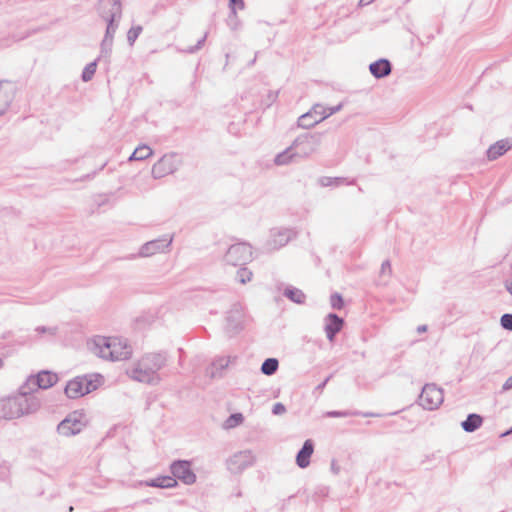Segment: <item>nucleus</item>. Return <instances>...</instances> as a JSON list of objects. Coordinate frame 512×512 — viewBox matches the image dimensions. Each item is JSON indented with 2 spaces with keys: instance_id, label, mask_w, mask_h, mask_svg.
Returning a JSON list of instances; mask_svg holds the SVG:
<instances>
[{
  "instance_id": "nucleus-44",
  "label": "nucleus",
  "mask_w": 512,
  "mask_h": 512,
  "mask_svg": "<svg viewBox=\"0 0 512 512\" xmlns=\"http://www.w3.org/2000/svg\"><path fill=\"white\" fill-rule=\"evenodd\" d=\"M347 412H340V411H330L327 413L328 417H345L347 416Z\"/></svg>"
},
{
  "instance_id": "nucleus-9",
  "label": "nucleus",
  "mask_w": 512,
  "mask_h": 512,
  "mask_svg": "<svg viewBox=\"0 0 512 512\" xmlns=\"http://www.w3.org/2000/svg\"><path fill=\"white\" fill-rule=\"evenodd\" d=\"M252 259V248L246 243L231 245L224 257L227 264L232 266H243Z\"/></svg>"
},
{
  "instance_id": "nucleus-25",
  "label": "nucleus",
  "mask_w": 512,
  "mask_h": 512,
  "mask_svg": "<svg viewBox=\"0 0 512 512\" xmlns=\"http://www.w3.org/2000/svg\"><path fill=\"white\" fill-rule=\"evenodd\" d=\"M149 487L172 488L177 485V480L170 476H160L146 482Z\"/></svg>"
},
{
  "instance_id": "nucleus-34",
  "label": "nucleus",
  "mask_w": 512,
  "mask_h": 512,
  "mask_svg": "<svg viewBox=\"0 0 512 512\" xmlns=\"http://www.w3.org/2000/svg\"><path fill=\"white\" fill-rule=\"evenodd\" d=\"M252 275L253 274L250 270H248L245 267H242L237 271L236 278L240 283L245 284L252 279Z\"/></svg>"
},
{
  "instance_id": "nucleus-10",
  "label": "nucleus",
  "mask_w": 512,
  "mask_h": 512,
  "mask_svg": "<svg viewBox=\"0 0 512 512\" xmlns=\"http://www.w3.org/2000/svg\"><path fill=\"white\" fill-rule=\"evenodd\" d=\"M443 391L435 384H426L419 396V405L426 410L437 409L443 402Z\"/></svg>"
},
{
  "instance_id": "nucleus-6",
  "label": "nucleus",
  "mask_w": 512,
  "mask_h": 512,
  "mask_svg": "<svg viewBox=\"0 0 512 512\" xmlns=\"http://www.w3.org/2000/svg\"><path fill=\"white\" fill-rule=\"evenodd\" d=\"M321 145V135L318 133H305L299 135L293 142L298 160L307 159L317 153Z\"/></svg>"
},
{
  "instance_id": "nucleus-42",
  "label": "nucleus",
  "mask_w": 512,
  "mask_h": 512,
  "mask_svg": "<svg viewBox=\"0 0 512 512\" xmlns=\"http://www.w3.org/2000/svg\"><path fill=\"white\" fill-rule=\"evenodd\" d=\"M339 183H340V179L339 178H335V179L323 178V179H321V185L322 186H329V185H332V184H339Z\"/></svg>"
},
{
  "instance_id": "nucleus-13",
  "label": "nucleus",
  "mask_w": 512,
  "mask_h": 512,
  "mask_svg": "<svg viewBox=\"0 0 512 512\" xmlns=\"http://www.w3.org/2000/svg\"><path fill=\"white\" fill-rule=\"evenodd\" d=\"M296 236V232L289 228H275L270 231V237L266 242L269 251L280 249Z\"/></svg>"
},
{
  "instance_id": "nucleus-26",
  "label": "nucleus",
  "mask_w": 512,
  "mask_h": 512,
  "mask_svg": "<svg viewBox=\"0 0 512 512\" xmlns=\"http://www.w3.org/2000/svg\"><path fill=\"white\" fill-rule=\"evenodd\" d=\"M36 378L40 389H47L57 382V375L48 371L39 372Z\"/></svg>"
},
{
  "instance_id": "nucleus-56",
  "label": "nucleus",
  "mask_w": 512,
  "mask_h": 512,
  "mask_svg": "<svg viewBox=\"0 0 512 512\" xmlns=\"http://www.w3.org/2000/svg\"><path fill=\"white\" fill-rule=\"evenodd\" d=\"M511 431H512V428H511Z\"/></svg>"
},
{
  "instance_id": "nucleus-11",
  "label": "nucleus",
  "mask_w": 512,
  "mask_h": 512,
  "mask_svg": "<svg viewBox=\"0 0 512 512\" xmlns=\"http://www.w3.org/2000/svg\"><path fill=\"white\" fill-rule=\"evenodd\" d=\"M173 235L165 234L158 239H154L143 244L139 250L140 257H150L157 253L169 251V247L173 242Z\"/></svg>"
},
{
  "instance_id": "nucleus-24",
  "label": "nucleus",
  "mask_w": 512,
  "mask_h": 512,
  "mask_svg": "<svg viewBox=\"0 0 512 512\" xmlns=\"http://www.w3.org/2000/svg\"><path fill=\"white\" fill-rule=\"evenodd\" d=\"M38 383L36 376L28 377L26 382L20 387L19 395L24 397L34 396L33 393L40 389Z\"/></svg>"
},
{
  "instance_id": "nucleus-21",
  "label": "nucleus",
  "mask_w": 512,
  "mask_h": 512,
  "mask_svg": "<svg viewBox=\"0 0 512 512\" xmlns=\"http://www.w3.org/2000/svg\"><path fill=\"white\" fill-rule=\"evenodd\" d=\"M313 451L314 445L312 440H306L296 456V463L300 468H306L310 464V457Z\"/></svg>"
},
{
  "instance_id": "nucleus-15",
  "label": "nucleus",
  "mask_w": 512,
  "mask_h": 512,
  "mask_svg": "<svg viewBox=\"0 0 512 512\" xmlns=\"http://www.w3.org/2000/svg\"><path fill=\"white\" fill-rule=\"evenodd\" d=\"M173 478L179 479L184 484L191 485L196 481V475L191 470L190 463L185 460H178L171 464Z\"/></svg>"
},
{
  "instance_id": "nucleus-29",
  "label": "nucleus",
  "mask_w": 512,
  "mask_h": 512,
  "mask_svg": "<svg viewBox=\"0 0 512 512\" xmlns=\"http://www.w3.org/2000/svg\"><path fill=\"white\" fill-rule=\"evenodd\" d=\"M392 275V267L389 260L383 261L381 264V269L379 273L378 283L382 285H386Z\"/></svg>"
},
{
  "instance_id": "nucleus-43",
  "label": "nucleus",
  "mask_w": 512,
  "mask_h": 512,
  "mask_svg": "<svg viewBox=\"0 0 512 512\" xmlns=\"http://www.w3.org/2000/svg\"><path fill=\"white\" fill-rule=\"evenodd\" d=\"M341 109H342V104H338L337 106L327 108V111H326L327 118L330 117L331 115L339 112Z\"/></svg>"
},
{
  "instance_id": "nucleus-50",
  "label": "nucleus",
  "mask_w": 512,
  "mask_h": 512,
  "mask_svg": "<svg viewBox=\"0 0 512 512\" xmlns=\"http://www.w3.org/2000/svg\"><path fill=\"white\" fill-rule=\"evenodd\" d=\"M427 331V325H420L417 327V332L418 333H423V332H426Z\"/></svg>"
},
{
  "instance_id": "nucleus-27",
  "label": "nucleus",
  "mask_w": 512,
  "mask_h": 512,
  "mask_svg": "<svg viewBox=\"0 0 512 512\" xmlns=\"http://www.w3.org/2000/svg\"><path fill=\"white\" fill-rule=\"evenodd\" d=\"M284 296L287 297L289 300H291L294 303L297 304H304L306 300V295L304 292L296 287L289 286L285 288L283 292Z\"/></svg>"
},
{
  "instance_id": "nucleus-18",
  "label": "nucleus",
  "mask_w": 512,
  "mask_h": 512,
  "mask_svg": "<svg viewBox=\"0 0 512 512\" xmlns=\"http://www.w3.org/2000/svg\"><path fill=\"white\" fill-rule=\"evenodd\" d=\"M344 324L342 318L334 313H330L325 318V333L329 341H333L336 334L340 332Z\"/></svg>"
},
{
  "instance_id": "nucleus-49",
  "label": "nucleus",
  "mask_w": 512,
  "mask_h": 512,
  "mask_svg": "<svg viewBox=\"0 0 512 512\" xmlns=\"http://www.w3.org/2000/svg\"><path fill=\"white\" fill-rule=\"evenodd\" d=\"M329 379H330V377H327V378H326V379H325L321 384H319V385L317 386V389H318V390H322V389L326 386V384H327V382L329 381Z\"/></svg>"
},
{
  "instance_id": "nucleus-53",
  "label": "nucleus",
  "mask_w": 512,
  "mask_h": 512,
  "mask_svg": "<svg viewBox=\"0 0 512 512\" xmlns=\"http://www.w3.org/2000/svg\"><path fill=\"white\" fill-rule=\"evenodd\" d=\"M230 18H232V19H233V21H234V22H233V25H235V26H236V25H237V21H238V19H237V18L235 19L231 14H230Z\"/></svg>"
},
{
  "instance_id": "nucleus-51",
  "label": "nucleus",
  "mask_w": 512,
  "mask_h": 512,
  "mask_svg": "<svg viewBox=\"0 0 512 512\" xmlns=\"http://www.w3.org/2000/svg\"><path fill=\"white\" fill-rule=\"evenodd\" d=\"M276 97H277V95L275 93H272V92L269 93V99L271 102L275 101Z\"/></svg>"
},
{
  "instance_id": "nucleus-8",
  "label": "nucleus",
  "mask_w": 512,
  "mask_h": 512,
  "mask_svg": "<svg viewBox=\"0 0 512 512\" xmlns=\"http://www.w3.org/2000/svg\"><path fill=\"white\" fill-rule=\"evenodd\" d=\"M181 165L182 159L177 153H166L152 166L151 175L154 179H161L175 173Z\"/></svg>"
},
{
  "instance_id": "nucleus-46",
  "label": "nucleus",
  "mask_w": 512,
  "mask_h": 512,
  "mask_svg": "<svg viewBox=\"0 0 512 512\" xmlns=\"http://www.w3.org/2000/svg\"><path fill=\"white\" fill-rule=\"evenodd\" d=\"M505 289L512 296V277L504 282Z\"/></svg>"
},
{
  "instance_id": "nucleus-54",
  "label": "nucleus",
  "mask_w": 512,
  "mask_h": 512,
  "mask_svg": "<svg viewBox=\"0 0 512 512\" xmlns=\"http://www.w3.org/2000/svg\"><path fill=\"white\" fill-rule=\"evenodd\" d=\"M3 366V360L0 358V368Z\"/></svg>"
},
{
  "instance_id": "nucleus-3",
  "label": "nucleus",
  "mask_w": 512,
  "mask_h": 512,
  "mask_svg": "<svg viewBox=\"0 0 512 512\" xmlns=\"http://www.w3.org/2000/svg\"><path fill=\"white\" fill-rule=\"evenodd\" d=\"M87 345L91 353L104 360L122 361L132 355V347L120 337L95 336Z\"/></svg>"
},
{
  "instance_id": "nucleus-28",
  "label": "nucleus",
  "mask_w": 512,
  "mask_h": 512,
  "mask_svg": "<svg viewBox=\"0 0 512 512\" xmlns=\"http://www.w3.org/2000/svg\"><path fill=\"white\" fill-rule=\"evenodd\" d=\"M153 154L152 149L147 145L138 146L129 157V161L145 160Z\"/></svg>"
},
{
  "instance_id": "nucleus-37",
  "label": "nucleus",
  "mask_w": 512,
  "mask_h": 512,
  "mask_svg": "<svg viewBox=\"0 0 512 512\" xmlns=\"http://www.w3.org/2000/svg\"><path fill=\"white\" fill-rule=\"evenodd\" d=\"M501 326L509 331H512V314H504L500 319Z\"/></svg>"
},
{
  "instance_id": "nucleus-36",
  "label": "nucleus",
  "mask_w": 512,
  "mask_h": 512,
  "mask_svg": "<svg viewBox=\"0 0 512 512\" xmlns=\"http://www.w3.org/2000/svg\"><path fill=\"white\" fill-rule=\"evenodd\" d=\"M330 304L334 309H341L343 307V299L340 294L335 293L330 297Z\"/></svg>"
},
{
  "instance_id": "nucleus-47",
  "label": "nucleus",
  "mask_w": 512,
  "mask_h": 512,
  "mask_svg": "<svg viewBox=\"0 0 512 512\" xmlns=\"http://www.w3.org/2000/svg\"><path fill=\"white\" fill-rule=\"evenodd\" d=\"M331 470L333 471L334 474H338L340 471V468L335 461H332L331 463Z\"/></svg>"
},
{
  "instance_id": "nucleus-16",
  "label": "nucleus",
  "mask_w": 512,
  "mask_h": 512,
  "mask_svg": "<svg viewBox=\"0 0 512 512\" xmlns=\"http://www.w3.org/2000/svg\"><path fill=\"white\" fill-rule=\"evenodd\" d=\"M16 89V85L12 81H0V116L10 107L14 100Z\"/></svg>"
},
{
  "instance_id": "nucleus-32",
  "label": "nucleus",
  "mask_w": 512,
  "mask_h": 512,
  "mask_svg": "<svg viewBox=\"0 0 512 512\" xmlns=\"http://www.w3.org/2000/svg\"><path fill=\"white\" fill-rule=\"evenodd\" d=\"M96 67H97V60L86 65V67L84 68V70L82 72V76H81L82 80L84 82H88L93 78V76L96 72Z\"/></svg>"
},
{
  "instance_id": "nucleus-41",
  "label": "nucleus",
  "mask_w": 512,
  "mask_h": 512,
  "mask_svg": "<svg viewBox=\"0 0 512 512\" xmlns=\"http://www.w3.org/2000/svg\"><path fill=\"white\" fill-rule=\"evenodd\" d=\"M286 411L285 406L282 403H276L273 406L272 412L275 415L283 414Z\"/></svg>"
},
{
  "instance_id": "nucleus-23",
  "label": "nucleus",
  "mask_w": 512,
  "mask_h": 512,
  "mask_svg": "<svg viewBox=\"0 0 512 512\" xmlns=\"http://www.w3.org/2000/svg\"><path fill=\"white\" fill-rule=\"evenodd\" d=\"M482 422L483 418L480 415L472 413L461 423V427L464 431L472 433L482 425Z\"/></svg>"
},
{
  "instance_id": "nucleus-39",
  "label": "nucleus",
  "mask_w": 512,
  "mask_h": 512,
  "mask_svg": "<svg viewBox=\"0 0 512 512\" xmlns=\"http://www.w3.org/2000/svg\"><path fill=\"white\" fill-rule=\"evenodd\" d=\"M207 38V33L204 34V36L197 42V44L195 46H191L189 47L186 52L188 53H194L196 51H198L199 49L202 48V46L204 45L205 43V40Z\"/></svg>"
},
{
  "instance_id": "nucleus-4",
  "label": "nucleus",
  "mask_w": 512,
  "mask_h": 512,
  "mask_svg": "<svg viewBox=\"0 0 512 512\" xmlns=\"http://www.w3.org/2000/svg\"><path fill=\"white\" fill-rule=\"evenodd\" d=\"M40 400L36 396H15L0 400V419L10 420L36 412Z\"/></svg>"
},
{
  "instance_id": "nucleus-12",
  "label": "nucleus",
  "mask_w": 512,
  "mask_h": 512,
  "mask_svg": "<svg viewBox=\"0 0 512 512\" xmlns=\"http://www.w3.org/2000/svg\"><path fill=\"white\" fill-rule=\"evenodd\" d=\"M327 107L315 104L312 108L298 118L297 124L303 129H309L327 118Z\"/></svg>"
},
{
  "instance_id": "nucleus-5",
  "label": "nucleus",
  "mask_w": 512,
  "mask_h": 512,
  "mask_svg": "<svg viewBox=\"0 0 512 512\" xmlns=\"http://www.w3.org/2000/svg\"><path fill=\"white\" fill-rule=\"evenodd\" d=\"M102 383L103 376L100 374L78 376L67 383L65 393L69 398L76 399L96 390Z\"/></svg>"
},
{
  "instance_id": "nucleus-19",
  "label": "nucleus",
  "mask_w": 512,
  "mask_h": 512,
  "mask_svg": "<svg viewBox=\"0 0 512 512\" xmlns=\"http://www.w3.org/2000/svg\"><path fill=\"white\" fill-rule=\"evenodd\" d=\"M510 149H512V139H501L488 148L487 158L489 160H496Z\"/></svg>"
},
{
  "instance_id": "nucleus-48",
  "label": "nucleus",
  "mask_w": 512,
  "mask_h": 512,
  "mask_svg": "<svg viewBox=\"0 0 512 512\" xmlns=\"http://www.w3.org/2000/svg\"><path fill=\"white\" fill-rule=\"evenodd\" d=\"M375 0H360L358 5L360 7H363V6H366V5H369L371 3H373Z\"/></svg>"
},
{
  "instance_id": "nucleus-2",
  "label": "nucleus",
  "mask_w": 512,
  "mask_h": 512,
  "mask_svg": "<svg viewBox=\"0 0 512 512\" xmlns=\"http://www.w3.org/2000/svg\"><path fill=\"white\" fill-rule=\"evenodd\" d=\"M166 363L165 353H147L133 362L126 373L134 381L158 385L162 381L159 371L166 366Z\"/></svg>"
},
{
  "instance_id": "nucleus-38",
  "label": "nucleus",
  "mask_w": 512,
  "mask_h": 512,
  "mask_svg": "<svg viewBox=\"0 0 512 512\" xmlns=\"http://www.w3.org/2000/svg\"><path fill=\"white\" fill-rule=\"evenodd\" d=\"M228 363H229V360L227 358L221 357V358L216 359L212 363V367L216 370H222L228 366Z\"/></svg>"
},
{
  "instance_id": "nucleus-1",
  "label": "nucleus",
  "mask_w": 512,
  "mask_h": 512,
  "mask_svg": "<svg viewBox=\"0 0 512 512\" xmlns=\"http://www.w3.org/2000/svg\"><path fill=\"white\" fill-rule=\"evenodd\" d=\"M97 11L99 17L106 23L97 60H108L112 52L115 33L122 18V3L120 0H99Z\"/></svg>"
},
{
  "instance_id": "nucleus-52",
  "label": "nucleus",
  "mask_w": 512,
  "mask_h": 512,
  "mask_svg": "<svg viewBox=\"0 0 512 512\" xmlns=\"http://www.w3.org/2000/svg\"><path fill=\"white\" fill-rule=\"evenodd\" d=\"M108 200H109L108 197L105 196V198L103 200H101L98 204L99 205L105 204L108 202Z\"/></svg>"
},
{
  "instance_id": "nucleus-14",
  "label": "nucleus",
  "mask_w": 512,
  "mask_h": 512,
  "mask_svg": "<svg viewBox=\"0 0 512 512\" xmlns=\"http://www.w3.org/2000/svg\"><path fill=\"white\" fill-rule=\"evenodd\" d=\"M254 455L251 451H240L232 455L227 461V467L232 473H240L254 463Z\"/></svg>"
},
{
  "instance_id": "nucleus-7",
  "label": "nucleus",
  "mask_w": 512,
  "mask_h": 512,
  "mask_svg": "<svg viewBox=\"0 0 512 512\" xmlns=\"http://www.w3.org/2000/svg\"><path fill=\"white\" fill-rule=\"evenodd\" d=\"M88 424L83 411L76 410L69 413L57 426V432L64 437L79 434Z\"/></svg>"
},
{
  "instance_id": "nucleus-30",
  "label": "nucleus",
  "mask_w": 512,
  "mask_h": 512,
  "mask_svg": "<svg viewBox=\"0 0 512 512\" xmlns=\"http://www.w3.org/2000/svg\"><path fill=\"white\" fill-rule=\"evenodd\" d=\"M279 366V362L276 358H268L261 365V372L267 376L273 375Z\"/></svg>"
},
{
  "instance_id": "nucleus-55",
  "label": "nucleus",
  "mask_w": 512,
  "mask_h": 512,
  "mask_svg": "<svg viewBox=\"0 0 512 512\" xmlns=\"http://www.w3.org/2000/svg\"><path fill=\"white\" fill-rule=\"evenodd\" d=\"M364 416H375L373 413L370 414H364Z\"/></svg>"
},
{
  "instance_id": "nucleus-35",
  "label": "nucleus",
  "mask_w": 512,
  "mask_h": 512,
  "mask_svg": "<svg viewBox=\"0 0 512 512\" xmlns=\"http://www.w3.org/2000/svg\"><path fill=\"white\" fill-rule=\"evenodd\" d=\"M229 7L231 10V15L236 19L237 18L236 7L239 8L240 10H243L245 8V3L243 0H230Z\"/></svg>"
},
{
  "instance_id": "nucleus-31",
  "label": "nucleus",
  "mask_w": 512,
  "mask_h": 512,
  "mask_svg": "<svg viewBox=\"0 0 512 512\" xmlns=\"http://www.w3.org/2000/svg\"><path fill=\"white\" fill-rule=\"evenodd\" d=\"M244 420V417L241 413H235L230 415L224 422L223 427L225 429H231L238 425H240Z\"/></svg>"
},
{
  "instance_id": "nucleus-17",
  "label": "nucleus",
  "mask_w": 512,
  "mask_h": 512,
  "mask_svg": "<svg viewBox=\"0 0 512 512\" xmlns=\"http://www.w3.org/2000/svg\"><path fill=\"white\" fill-rule=\"evenodd\" d=\"M243 311L239 304H236L228 312L226 317L227 330L231 333H236L242 328Z\"/></svg>"
},
{
  "instance_id": "nucleus-40",
  "label": "nucleus",
  "mask_w": 512,
  "mask_h": 512,
  "mask_svg": "<svg viewBox=\"0 0 512 512\" xmlns=\"http://www.w3.org/2000/svg\"><path fill=\"white\" fill-rule=\"evenodd\" d=\"M55 327H45V326H39L36 328V331L39 333H49L50 335H55L56 333Z\"/></svg>"
},
{
  "instance_id": "nucleus-45",
  "label": "nucleus",
  "mask_w": 512,
  "mask_h": 512,
  "mask_svg": "<svg viewBox=\"0 0 512 512\" xmlns=\"http://www.w3.org/2000/svg\"><path fill=\"white\" fill-rule=\"evenodd\" d=\"M512 389V375L505 381L502 386L503 391H508Z\"/></svg>"
},
{
  "instance_id": "nucleus-33",
  "label": "nucleus",
  "mask_w": 512,
  "mask_h": 512,
  "mask_svg": "<svg viewBox=\"0 0 512 512\" xmlns=\"http://www.w3.org/2000/svg\"><path fill=\"white\" fill-rule=\"evenodd\" d=\"M142 27L141 26H133L131 27L128 32H127V41L129 43L130 46H132L136 39L139 37V35L141 34L142 32Z\"/></svg>"
},
{
  "instance_id": "nucleus-20",
  "label": "nucleus",
  "mask_w": 512,
  "mask_h": 512,
  "mask_svg": "<svg viewBox=\"0 0 512 512\" xmlns=\"http://www.w3.org/2000/svg\"><path fill=\"white\" fill-rule=\"evenodd\" d=\"M370 73L377 79L388 76L392 71V65L387 59H379L369 65Z\"/></svg>"
},
{
  "instance_id": "nucleus-22",
  "label": "nucleus",
  "mask_w": 512,
  "mask_h": 512,
  "mask_svg": "<svg viewBox=\"0 0 512 512\" xmlns=\"http://www.w3.org/2000/svg\"><path fill=\"white\" fill-rule=\"evenodd\" d=\"M298 158L296 156L294 148H292V144L287 147L284 151L277 154L274 159V163L278 166L288 165L291 163L298 162Z\"/></svg>"
}]
</instances>
